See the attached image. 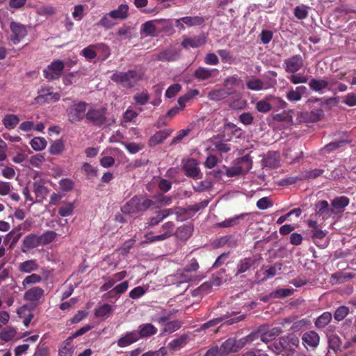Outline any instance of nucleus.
Segmentation results:
<instances>
[{
    "label": "nucleus",
    "instance_id": "nucleus-1",
    "mask_svg": "<svg viewBox=\"0 0 356 356\" xmlns=\"http://www.w3.org/2000/svg\"><path fill=\"white\" fill-rule=\"evenodd\" d=\"M299 343L298 337L291 333L280 337L279 341L273 343L269 348L277 355L293 356Z\"/></svg>",
    "mask_w": 356,
    "mask_h": 356
},
{
    "label": "nucleus",
    "instance_id": "nucleus-2",
    "mask_svg": "<svg viewBox=\"0 0 356 356\" xmlns=\"http://www.w3.org/2000/svg\"><path fill=\"white\" fill-rule=\"evenodd\" d=\"M111 79L127 88H134L142 79L139 72L135 70H130L127 72H115L111 76Z\"/></svg>",
    "mask_w": 356,
    "mask_h": 356
},
{
    "label": "nucleus",
    "instance_id": "nucleus-3",
    "mask_svg": "<svg viewBox=\"0 0 356 356\" xmlns=\"http://www.w3.org/2000/svg\"><path fill=\"white\" fill-rule=\"evenodd\" d=\"M107 108L105 107L91 108L86 114V119L94 126L101 127L107 122Z\"/></svg>",
    "mask_w": 356,
    "mask_h": 356
},
{
    "label": "nucleus",
    "instance_id": "nucleus-4",
    "mask_svg": "<svg viewBox=\"0 0 356 356\" xmlns=\"http://www.w3.org/2000/svg\"><path fill=\"white\" fill-rule=\"evenodd\" d=\"M86 106L83 102H74L66 111L68 120L72 124L81 122L86 118Z\"/></svg>",
    "mask_w": 356,
    "mask_h": 356
},
{
    "label": "nucleus",
    "instance_id": "nucleus-5",
    "mask_svg": "<svg viewBox=\"0 0 356 356\" xmlns=\"http://www.w3.org/2000/svg\"><path fill=\"white\" fill-rule=\"evenodd\" d=\"M65 67L63 61L56 60L51 62L44 70L43 75L45 79L53 81L60 77Z\"/></svg>",
    "mask_w": 356,
    "mask_h": 356
},
{
    "label": "nucleus",
    "instance_id": "nucleus-6",
    "mask_svg": "<svg viewBox=\"0 0 356 356\" xmlns=\"http://www.w3.org/2000/svg\"><path fill=\"white\" fill-rule=\"evenodd\" d=\"M182 168L185 175L188 177L196 179L202 177V173L198 167V162L196 159L193 158L187 159L183 164Z\"/></svg>",
    "mask_w": 356,
    "mask_h": 356
},
{
    "label": "nucleus",
    "instance_id": "nucleus-7",
    "mask_svg": "<svg viewBox=\"0 0 356 356\" xmlns=\"http://www.w3.org/2000/svg\"><path fill=\"white\" fill-rule=\"evenodd\" d=\"M10 29L12 32L10 40L15 44H18L27 35L26 26L19 22H12Z\"/></svg>",
    "mask_w": 356,
    "mask_h": 356
},
{
    "label": "nucleus",
    "instance_id": "nucleus-8",
    "mask_svg": "<svg viewBox=\"0 0 356 356\" xmlns=\"http://www.w3.org/2000/svg\"><path fill=\"white\" fill-rule=\"evenodd\" d=\"M303 63L302 56L297 54L286 59L284 62V67L288 73H296L302 67Z\"/></svg>",
    "mask_w": 356,
    "mask_h": 356
},
{
    "label": "nucleus",
    "instance_id": "nucleus-9",
    "mask_svg": "<svg viewBox=\"0 0 356 356\" xmlns=\"http://www.w3.org/2000/svg\"><path fill=\"white\" fill-rule=\"evenodd\" d=\"M44 296V290L39 286H33L28 289L24 294V299L34 305H38Z\"/></svg>",
    "mask_w": 356,
    "mask_h": 356
},
{
    "label": "nucleus",
    "instance_id": "nucleus-10",
    "mask_svg": "<svg viewBox=\"0 0 356 356\" xmlns=\"http://www.w3.org/2000/svg\"><path fill=\"white\" fill-rule=\"evenodd\" d=\"M315 216L321 217L323 220L329 218L335 213L333 209L330 207L328 202L320 200L314 204Z\"/></svg>",
    "mask_w": 356,
    "mask_h": 356
},
{
    "label": "nucleus",
    "instance_id": "nucleus-11",
    "mask_svg": "<svg viewBox=\"0 0 356 356\" xmlns=\"http://www.w3.org/2000/svg\"><path fill=\"white\" fill-rule=\"evenodd\" d=\"M44 180L40 179L33 182V192L35 195V202L41 203L49 193V189L44 186Z\"/></svg>",
    "mask_w": 356,
    "mask_h": 356
},
{
    "label": "nucleus",
    "instance_id": "nucleus-12",
    "mask_svg": "<svg viewBox=\"0 0 356 356\" xmlns=\"http://www.w3.org/2000/svg\"><path fill=\"white\" fill-rule=\"evenodd\" d=\"M207 41V37L204 33H202L197 36H195L193 38H184L181 42V46L184 49H188L189 47L191 48H198L204 44H206Z\"/></svg>",
    "mask_w": 356,
    "mask_h": 356
},
{
    "label": "nucleus",
    "instance_id": "nucleus-13",
    "mask_svg": "<svg viewBox=\"0 0 356 356\" xmlns=\"http://www.w3.org/2000/svg\"><path fill=\"white\" fill-rule=\"evenodd\" d=\"M204 22V19L202 17L188 16L177 19L176 26L179 27L180 29L184 30L185 27L183 24H186L188 26H196L202 25Z\"/></svg>",
    "mask_w": 356,
    "mask_h": 356
},
{
    "label": "nucleus",
    "instance_id": "nucleus-14",
    "mask_svg": "<svg viewBox=\"0 0 356 356\" xmlns=\"http://www.w3.org/2000/svg\"><path fill=\"white\" fill-rule=\"evenodd\" d=\"M179 58L178 51L175 48H166L156 54V58L161 62H173Z\"/></svg>",
    "mask_w": 356,
    "mask_h": 356
},
{
    "label": "nucleus",
    "instance_id": "nucleus-15",
    "mask_svg": "<svg viewBox=\"0 0 356 356\" xmlns=\"http://www.w3.org/2000/svg\"><path fill=\"white\" fill-rule=\"evenodd\" d=\"M302 344L306 348L309 347L316 348L320 342V337L315 331H308L303 334L302 337Z\"/></svg>",
    "mask_w": 356,
    "mask_h": 356
},
{
    "label": "nucleus",
    "instance_id": "nucleus-16",
    "mask_svg": "<svg viewBox=\"0 0 356 356\" xmlns=\"http://www.w3.org/2000/svg\"><path fill=\"white\" fill-rule=\"evenodd\" d=\"M122 211L129 214L141 212L140 197H133L124 205Z\"/></svg>",
    "mask_w": 356,
    "mask_h": 356
},
{
    "label": "nucleus",
    "instance_id": "nucleus-17",
    "mask_svg": "<svg viewBox=\"0 0 356 356\" xmlns=\"http://www.w3.org/2000/svg\"><path fill=\"white\" fill-rule=\"evenodd\" d=\"M156 333L157 328L152 323L141 324L136 330L138 339L150 337Z\"/></svg>",
    "mask_w": 356,
    "mask_h": 356
},
{
    "label": "nucleus",
    "instance_id": "nucleus-18",
    "mask_svg": "<svg viewBox=\"0 0 356 356\" xmlns=\"http://www.w3.org/2000/svg\"><path fill=\"white\" fill-rule=\"evenodd\" d=\"M238 349L239 346L236 344L235 339L233 338H229L218 347L221 356H225L231 353H236Z\"/></svg>",
    "mask_w": 356,
    "mask_h": 356
},
{
    "label": "nucleus",
    "instance_id": "nucleus-19",
    "mask_svg": "<svg viewBox=\"0 0 356 356\" xmlns=\"http://www.w3.org/2000/svg\"><path fill=\"white\" fill-rule=\"evenodd\" d=\"M138 340L136 330H133L127 332L123 336H122L118 340L117 344L119 347L124 348L134 343Z\"/></svg>",
    "mask_w": 356,
    "mask_h": 356
},
{
    "label": "nucleus",
    "instance_id": "nucleus-20",
    "mask_svg": "<svg viewBox=\"0 0 356 356\" xmlns=\"http://www.w3.org/2000/svg\"><path fill=\"white\" fill-rule=\"evenodd\" d=\"M172 131L170 129H163L156 132L149 140V145L155 147L162 143L171 134Z\"/></svg>",
    "mask_w": 356,
    "mask_h": 356
},
{
    "label": "nucleus",
    "instance_id": "nucleus-21",
    "mask_svg": "<svg viewBox=\"0 0 356 356\" xmlns=\"http://www.w3.org/2000/svg\"><path fill=\"white\" fill-rule=\"evenodd\" d=\"M309 89L314 92H321L325 89L330 90L329 88L330 83L327 79H321L312 78L308 83Z\"/></svg>",
    "mask_w": 356,
    "mask_h": 356
},
{
    "label": "nucleus",
    "instance_id": "nucleus-22",
    "mask_svg": "<svg viewBox=\"0 0 356 356\" xmlns=\"http://www.w3.org/2000/svg\"><path fill=\"white\" fill-rule=\"evenodd\" d=\"M216 72V69L199 67L195 70L193 76L197 81H202L213 77V73Z\"/></svg>",
    "mask_w": 356,
    "mask_h": 356
},
{
    "label": "nucleus",
    "instance_id": "nucleus-23",
    "mask_svg": "<svg viewBox=\"0 0 356 356\" xmlns=\"http://www.w3.org/2000/svg\"><path fill=\"white\" fill-rule=\"evenodd\" d=\"M307 92V88L304 86H297L295 89L291 88L286 93V97L290 102H298Z\"/></svg>",
    "mask_w": 356,
    "mask_h": 356
},
{
    "label": "nucleus",
    "instance_id": "nucleus-24",
    "mask_svg": "<svg viewBox=\"0 0 356 356\" xmlns=\"http://www.w3.org/2000/svg\"><path fill=\"white\" fill-rule=\"evenodd\" d=\"M232 93V92L229 90V88L227 90L224 88L215 89L208 93V98L209 100L218 102L226 99Z\"/></svg>",
    "mask_w": 356,
    "mask_h": 356
},
{
    "label": "nucleus",
    "instance_id": "nucleus-25",
    "mask_svg": "<svg viewBox=\"0 0 356 356\" xmlns=\"http://www.w3.org/2000/svg\"><path fill=\"white\" fill-rule=\"evenodd\" d=\"M172 213L170 209H165L156 212L154 216L150 217L148 220V225L150 227H154L161 222L163 220Z\"/></svg>",
    "mask_w": 356,
    "mask_h": 356
},
{
    "label": "nucleus",
    "instance_id": "nucleus-26",
    "mask_svg": "<svg viewBox=\"0 0 356 356\" xmlns=\"http://www.w3.org/2000/svg\"><path fill=\"white\" fill-rule=\"evenodd\" d=\"M40 244V238L39 236L34 234H30L24 237L23 240V252H26V250L33 249L35 248H37Z\"/></svg>",
    "mask_w": 356,
    "mask_h": 356
},
{
    "label": "nucleus",
    "instance_id": "nucleus-27",
    "mask_svg": "<svg viewBox=\"0 0 356 356\" xmlns=\"http://www.w3.org/2000/svg\"><path fill=\"white\" fill-rule=\"evenodd\" d=\"M129 6L127 4H120L117 9L109 12L110 16L114 19L124 20L128 17Z\"/></svg>",
    "mask_w": 356,
    "mask_h": 356
},
{
    "label": "nucleus",
    "instance_id": "nucleus-28",
    "mask_svg": "<svg viewBox=\"0 0 356 356\" xmlns=\"http://www.w3.org/2000/svg\"><path fill=\"white\" fill-rule=\"evenodd\" d=\"M246 216H248V213H241L233 218H227L220 222H218L216 225L217 227L222 228L233 227L238 225L240 222V220L243 219Z\"/></svg>",
    "mask_w": 356,
    "mask_h": 356
},
{
    "label": "nucleus",
    "instance_id": "nucleus-29",
    "mask_svg": "<svg viewBox=\"0 0 356 356\" xmlns=\"http://www.w3.org/2000/svg\"><path fill=\"white\" fill-rule=\"evenodd\" d=\"M71 338L66 339L60 345L58 349V356H72L74 353V346Z\"/></svg>",
    "mask_w": 356,
    "mask_h": 356
},
{
    "label": "nucleus",
    "instance_id": "nucleus-30",
    "mask_svg": "<svg viewBox=\"0 0 356 356\" xmlns=\"http://www.w3.org/2000/svg\"><path fill=\"white\" fill-rule=\"evenodd\" d=\"M193 230L191 225H183L176 229L175 235L181 240H186L191 236Z\"/></svg>",
    "mask_w": 356,
    "mask_h": 356
},
{
    "label": "nucleus",
    "instance_id": "nucleus-31",
    "mask_svg": "<svg viewBox=\"0 0 356 356\" xmlns=\"http://www.w3.org/2000/svg\"><path fill=\"white\" fill-rule=\"evenodd\" d=\"M256 261L253 258L248 257L241 259L237 265L236 275L243 273L250 270L255 264Z\"/></svg>",
    "mask_w": 356,
    "mask_h": 356
},
{
    "label": "nucleus",
    "instance_id": "nucleus-32",
    "mask_svg": "<svg viewBox=\"0 0 356 356\" xmlns=\"http://www.w3.org/2000/svg\"><path fill=\"white\" fill-rule=\"evenodd\" d=\"M332 318V315L330 312H325L316 319L314 322L315 326L318 329L324 328L331 321Z\"/></svg>",
    "mask_w": 356,
    "mask_h": 356
},
{
    "label": "nucleus",
    "instance_id": "nucleus-33",
    "mask_svg": "<svg viewBox=\"0 0 356 356\" xmlns=\"http://www.w3.org/2000/svg\"><path fill=\"white\" fill-rule=\"evenodd\" d=\"M305 115L309 122H316L323 119L324 117V111L322 108H314L309 112H306Z\"/></svg>",
    "mask_w": 356,
    "mask_h": 356
},
{
    "label": "nucleus",
    "instance_id": "nucleus-34",
    "mask_svg": "<svg viewBox=\"0 0 356 356\" xmlns=\"http://www.w3.org/2000/svg\"><path fill=\"white\" fill-rule=\"evenodd\" d=\"M19 122V118L14 114H7L2 120V123L7 129H14Z\"/></svg>",
    "mask_w": 356,
    "mask_h": 356
},
{
    "label": "nucleus",
    "instance_id": "nucleus-35",
    "mask_svg": "<svg viewBox=\"0 0 356 356\" xmlns=\"http://www.w3.org/2000/svg\"><path fill=\"white\" fill-rule=\"evenodd\" d=\"M113 308L108 303H104L95 310V316L97 318L107 317L113 312Z\"/></svg>",
    "mask_w": 356,
    "mask_h": 356
},
{
    "label": "nucleus",
    "instance_id": "nucleus-36",
    "mask_svg": "<svg viewBox=\"0 0 356 356\" xmlns=\"http://www.w3.org/2000/svg\"><path fill=\"white\" fill-rule=\"evenodd\" d=\"M17 330L15 327L7 326L0 332V339L6 342L13 340L16 336Z\"/></svg>",
    "mask_w": 356,
    "mask_h": 356
},
{
    "label": "nucleus",
    "instance_id": "nucleus-37",
    "mask_svg": "<svg viewBox=\"0 0 356 356\" xmlns=\"http://www.w3.org/2000/svg\"><path fill=\"white\" fill-rule=\"evenodd\" d=\"M156 31V21H148L141 26V33L145 34L146 36L155 35Z\"/></svg>",
    "mask_w": 356,
    "mask_h": 356
},
{
    "label": "nucleus",
    "instance_id": "nucleus-38",
    "mask_svg": "<svg viewBox=\"0 0 356 356\" xmlns=\"http://www.w3.org/2000/svg\"><path fill=\"white\" fill-rule=\"evenodd\" d=\"M212 290V284L209 281L202 284L193 291V296H203L209 293Z\"/></svg>",
    "mask_w": 356,
    "mask_h": 356
},
{
    "label": "nucleus",
    "instance_id": "nucleus-39",
    "mask_svg": "<svg viewBox=\"0 0 356 356\" xmlns=\"http://www.w3.org/2000/svg\"><path fill=\"white\" fill-rule=\"evenodd\" d=\"M188 337L186 335H181V337L171 341L168 344V348L172 350H177L184 347L187 342Z\"/></svg>",
    "mask_w": 356,
    "mask_h": 356
},
{
    "label": "nucleus",
    "instance_id": "nucleus-40",
    "mask_svg": "<svg viewBox=\"0 0 356 356\" xmlns=\"http://www.w3.org/2000/svg\"><path fill=\"white\" fill-rule=\"evenodd\" d=\"M38 268V265L35 260H28L19 264V269L21 272L31 273L36 270Z\"/></svg>",
    "mask_w": 356,
    "mask_h": 356
},
{
    "label": "nucleus",
    "instance_id": "nucleus-41",
    "mask_svg": "<svg viewBox=\"0 0 356 356\" xmlns=\"http://www.w3.org/2000/svg\"><path fill=\"white\" fill-rule=\"evenodd\" d=\"M349 204V199L346 196H341L334 198L332 201L333 209L341 210L347 207Z\"/></svg>",
    "mask_w": 356,
    "mask_h": 356
},
{
    "label": "nucleus",
    "instance_id": "nucleus-42",
    "mask_svg": "<svg viewBox=\"0 0 356 356\" xmlns=\"http://www.w3.org/2000/svg\"><path fill=\"white\" fill-rule=\"evenodd\" d=\"M354 275L350 273L337 272L331 276L332 282L335 283H343L347 280L352 279Z\"/></svg>",
    "mask_w": 356,
    "mask_h": 356
},
{
    "label": "nucleus",
    "instance_id": "nucleus-43",
    "mask_svg": "<svg viewBox=\"0 0 356 356\" xmlns=\"http://www.w3.org/2000/svg\"><path fill=\"white\" fill-rule=\"evenodd\" d=\"M175 312H176L174 309L173 310L163 309L161 311V314H159V316L157 318L156 321L159 324L164 326L166 323L169 322L168 321L170 320L171 316L174 314H175Z\"/></svg>",
    "mask_w": 356,
    "mask_h": 356
},
{
    "label": "nucleus",
    "instance_id": "nucleus-44",
    "mask_svg": "<svg viewBox=\"0 0 356 356\" xmlns=\"http://www.w3.org/2000/svg\"><path fill=\"white\" fill-rule=\"evenodd\" d=\"M30 145L34 150L41 151L46 147L47 141L44 138L35 137L31 140Z\"/></svg>",
    "mask_w": 356,
    "mask_h": 356
},
{
    "label": "nucleus",
    "instance_id": "nucleus-45",
    "mask_svg": "<svg viewBox=\"0 0 356 356\" xmlns=\"http://www.w3.org/2000/svg\"><path fill=\"white\" fill-rule=\"evenodd\" d=\"M181 323L177 320L169 321L165 324L162 333H172L178 330L181 327Z\"/></svg>",
    "mask_w": 356,
    "mask_h": 356
},
{
    "label": "nucleus",
    "instance_id": "nucleus-46",
    "mask_svg": "<svg viewBox=\"0 0 356 356\" xmlns=\"http://www.w3.org/2000/svg\"><path fill=\"white\" fill-rule=\"evenodd\" d=\"M349 142L346 140H339V141H334V142H332V143H330L328 144H327L324 147H323V150L325 152H331L334 150H336L337 149H339L340 147L344 146L345 145L348 144Z\"/></svg>",
    "mask_w": 356,
    "mask_h": 356
},
{
    "label": "nucleus",
    "instance_id": "nucleus-47",
    "mask_svg": "<svg viewBox=\"0 0 356 356\" xmlns=\"http://www.w3.org/2000/svg\"><path fill=\"white\" fill-rule=\"evenodd\" d=\"M247 88L251 90L259 91L264 88V82L259 79H252L246 83Z\"/></svg>",
    "mask_w": 356,
    "mask_h": 356
},
{
    "label": "nucleus",
    "instance_id": "nucleus-48",
    "mask_svg": "<svg viewBox=\"0 0 356 356\" xmlns=\"http://www.w3.org/2000/svg\"><path fill=\"white\" fill-rule=\"evenodd\" d=\"M64 150V143L62 140H56L54 141L49 149L51 154L56 155L61 153Z\"/></svg>",
    "mask_w": 356,
    "mask_h": 356
},
{
    "label": "nucleus",
    "instance_id": "nucleus-49",
    "mask_svg": "<svg viewBox=\"0 0 356 356\" xmlns=\"http://www.w3.org/2000/svg\"><path fill=\"white\" fill-rule=\"evenodd\" d=\"M56 233L54 231H47L39 236L41 245H47L51 243L56 237Z\"/></svg>",
    "mask_w": 356,
    "mask_h": 356
},
{
    "label": "nucleus",
    "instance_id": "nucleus-50",
    "mask_svg": "<svg viewBox=\"0 0 356 356\" xmlns=\"http://www.w3.org/2000/svg\"><path fill=\"white\" fill-rule=\"evenodd\" d=\"M175 223L172 221H168L161 226V232H163L162 234L166 236V238H168L170 236L175 235Z\"/></svg>",
    "mask_w": 356,
    "mask_h": 356
},
{
    "label": "nucleus",
    "instance_id": "nucleus-51",
    "mask_svg": "<svg viewBox=\"0 0 356 356\" xmlns=\"http://www.w3.org/2000/svg\"><path fill=\"white\" fill-rule=\"evenodd\" d=\"M349 308L346 306H340L339 307L334 314V318L337 321H341L343 320L349 314Z\"/></svg>",
    "mask_w": 356,
    "mask_h": 356
},
{
    "label": "nucleus",
    "instance_id": "nucleus-52",
    "mask_svg": "<svg viewBox=\"0 0 356 356\" xmlns=\"http://www.w3.org/2000/svg\"><path fill=\"white\" fill-rule=\"evenodd\" d=\"M113 19H114L110 16L109 13H106L101 18L99 22V25L105 28L106 29H110L115 25Z\"/></svg>",
    "mask_w": 356,
    "mask_h": 356
},
{
    "label": "nucleus",
    "instance_id": "nucleus-53",
    "mask_svg": "<svg viewBox=\"0 0 356 356\" xmlns=\"http://www.w3.org/2000/svg\"><path fill=\"white\" fill-rule=\"evenodd\" d=\"M221 60L225 63L231 64L233 63L234 58V56L228 49H219L217 51Z\"/></svg>",
    "mask_w": 356,
    "mask_h": 356
},
{
    "label": "nucleus",
    "instance_id": "nucleus-54",
    "mask_svg": "<svg viewBox=\"0 0 356 356\" xmlns=\"http://www.w3.org/2000/svg\"><path fill=\"white\" fill-rule=\"evenodd\" d=\"M269 99L266 98V99H262L259 101L256 104V108L259 112L261 113H268L272 110L273 106L271 104H270L268 100Z\"/></svg>",
    "mask_w": 356,
    "mask_h": 356
},
{
    "label": "nucleus",
    "instance_id": "nucleus-55",
    "mask_svg": "<svg viewBox=\"0 0 356 356\" xmlns=\"http://www.w3.org/2000/svg\"><path fill=\"white\" fill-rule=\"evenodd\" d=\"M341 343V339L337 334H331L328 337L329 347L334 351L340 349Z\"/></svg>",
    "mask_w": 356,
    "mask_h": 356
},
{
    "label": "nucleus",
    "instance_id": "nucleus-56",
    "mask_svg": "<svg viewBox=\"0 0 356 356\" xmlns=\"http://www.w3.org/2000/svg\"><path fill=\"white\" fill-rule=\"evenodd\" d=\"M294 292L293 289H280L271 292V296L274 298H285L291 296Z\"/></svg>",
    "mask_w": 356,
    "mask_h": 356
},
{
    "label": "nucleus",
    "instance_id": "nucleus-57",
    "mask_svg": "<svg viewBox=\"0 0 356 356\" xmlns=\"http://www.w3.org/2000/svg\"><path fill=\"white\" fill-rule=\"evenodd\" d=\"M74 208V207L73 203H65L59 208L58 214L63 217L69 216L72 215Z\"/></svg>",
    "mask_w": 356,
    "mask_h": 356
},
{
    "label": "nucleus",
    "instance_id": "nucleus-58",
    "mask_svg": "<svg viewBox=\"0 0 356 356\" xmlns=\"http://www.w3.org/2000/svg\"><path fill=\"white\" fill-rule=\"evenodd\" d=\"M267 99H270L276 110L284 109L287 108L288 104L279 97L268 96Z\"/></svg>",
    "mask_w": 356,
    "mask_h": 356
},
{
    "label": "nucleus",
    "instance_id": "nucleus-59",
    "mask_svg": "<svg viewBox=\"0 0 356 356\" xmlns=\"http://www.w3.org/2000/svg\"><path fill=\"white\" fill-rule=\"evenodd\" d=\"M82 55L88 60H92L97 56L95 45H90L82 50Z\"/></svg>",
    "mask_w": 356,
    "mask_h": 356
},
{
    "label": "nucleus",
    "instance_id": "nucleus-60",
    "mask_svg": "<svg viewBox=\"0 0 356 356\" xmlns=\"http://www.w3.org/2000/svg\"><path fill=\"white\" fill-rule=\"evenodd\" d=\"M224 168L225 169V175H226L227 177H233L239 175L243 172L242 167L241 166H234L230 168L224 166Z\"/></svg>",
    "mask_w": 356,
    "mask_h": 356
},
{
    "label": "nucleus",
    "instance_id": "nucleus-61",
    "mask_svg": "<svg viewBox=\"0 0 356 356\" xmlns=\"http://www.w3.org/2000/svg\"><path fill=\"white\" fill-rule=\"evenodd\" d=\"M177 277L181 282H189L193 280V276L191 273L186 272L184 268L177 271Z\"/></svg>",
    "mask_w": 356,
    "mask_h": 356
},
{
    "label": "nucleus",
    "instance_id": "nucleus-62",
    "mask_svg": "<svg viewBox=\"0 0 356 356\" xmlns=\"http://www.w3.org/2000/svg\"><path fill=\"white\" fill-rule=\"evenodd\" d=\"M52 87L42 86L38 92V95L35 98L37 103L42 102V100L47 97L48 93L51 92Z\"/></svg>",
    "mask_w": 356,
    "mask_h": 356
},
{
    "label": "nucleus",
    "instance_id": "nucleus-63",
    "mask_svg": "<svg viewBox=\"0 0 356 356\" xmlns=\"http://www.w3.org/2000/svg\"><path fill=\"white\" fill-rule=\"evenodd\" d=\"M289 77V81L293 84L305 83L308 81L307 76L302 75L300 74L292 73Z\"/></svg>",
    "mask_w": 356,
    "mask_h": 356
},
{
    "label": "nucleus",
    "instance_id": "nucleus-64",
    "mask_svg": "<svg viewBox=\"0 0 356 356\" xmlns=\"http://www.w3.org/2000/svg\"><path fill=\"white\" fill-rule=\"evenodd\" d=\"M181 90V86L178 83H175L168 87L165 91V96L167 98L174 97Z\"/></svg>",
    "mask_w": 356,
    "mask_h": 356
}]
</instances>
